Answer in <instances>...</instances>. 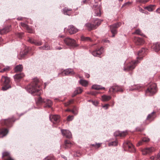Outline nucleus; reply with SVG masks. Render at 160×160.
Wrapping results in <instances>:
<instances>
[{
  "label": "nucleus",
  "mask_w": 160,
  "mask_h": 160,
  "mask_svg": "<svg viewBox=\"0 0 160 160\" xmlns=\"http://www.w3.org/2000/svg\"><path fill=\"white\" fill-rule=\"evenodd\" d=\"M38 79L35 78L33 82L26 87L27 91L33 95H39L40 86L38 84Z\"/></svg>",
  "instance_id": "f257e3e1"
},
{
  "label": "nucleus",
  "mask_w": 160,
  "mask_h": 160,
  "mask_svg": "<svg viewBox=\"0 0 160 160\" xmlns=\"http://www.w3.org/2000/svg\"><path fill=\"white\" fill-rule=\"evenodd\" d=\"M37 103L38 104L45 103L44 107L48 108H51L53 104L52 102L50 99H43L40 97L38 98Z\"/></svg>",
  "instance_id": "f03ea898"
},
{
  "label": "nucleus",
  "mask_w": 160,
  "mask_h": 160,
  "mask_svg": "<svg viewBox=\"0 0 160 160\" xmlns=\"http://www.w3.org/2000/svg\"><path fill=\"white\" fill-rule=\"evenodd\" d=\"M1 80L2 82H3L4 86L2 88L3 90H6L11 88L9 84L10 81L9 78L4 76H2Z\"/></svg>",
  "instance_id": "7ed1b4c3"
},
{
  "label": "nucleus",
  "mask_w": 160,
  "mask_h": 160,
  "mask_svg": "<svg viewBox=\"0 0 160 160\" xmlns=\"http://www.w3.org/2000/svg\"><path fill=\"white\" fill-rule=\"evenodd\" d=\"M157 92V86L155 83H153L147 88L146 91L147 95H152Z\"/></svg>",
  "instance_id": "20e7f679"
},
{
  "label": "nucleus",
  "mask_w": 160,
  "mask_h": 160,
  "mask_svg": "<svg viewBox=\"0 0 160 160\" xmlns=\"http://www.w3.org/2000/svg\"><path fill=\"white\" fill-rule=\"evenodd\" d=\"M138 63V60L132 61L127 64V66L124 68L123 70L125 71L132 70L135 68Z\"/></svg>",
  "instance_id": "39448f33"
},
{
  "label": "nucleus",
  "mask_w": 160,
  "mask_h": 160,
  "mask_svg": "<svg viewBox=\"0 0 160 160\" xmlns=\"http://www.w3.org/2000/svg\"><path fill=\"white\" fill-rule=\"evenodd\" d=\"M121 23H118L110 26V30L112 34V37H114L115 35L117 33V28L119 27Z\"/></svg>",
  "instance_id": "423d86ee"
},
{
  "label": "nucleus",
  "mask_w": 160,
  "mask_h": 160,
  "mask_svg": "<svg viewBox=\"0 0 160 160\" xmlns=\"http://www.w3.org/2000/svg\"><path fill=\"white\" fill-rule=\"evenodd\" d=\"M15 120L13 118H8L7 119L2 120L1 123L2 125H5L8 127L11 126L12 122H14Z\"/></svg>",
  "instance_id": "0eeeda50"
},
{
  "label": "nucleus",
  "mask_w": 160,
  "mask_h": 160,
  "mask_svg": "<svg viewBox=\"0 0 160 160\" xmlns=\"http://www.w3.org/2000/svg\"><path fill=\"white\" fill-rule=\"evenodd\" d=\"M64 41L65 43L68 46L72 47L77 46L75 41L74 39L67 38L64 39Z\"/></svg>",
  "instance_id": "6e6552de"
},
{
  "label": "nucleus",
  "mask_w": 160,
  "mask_h": 160,
  "mask_svg": "<svg viewBox=\"0 0 160 160\" xmlns=\"http://www.w3.org/2000/svg\"><path fill=\"white\" fill-rule=\"evenodd\" d=\"M124 145L126 148H128V150L131 152H134L135 149L132 143L129 141H127L124 143Z\"/></svg>",
  "instance_id": "1a4fd4ad"
},
{
  "label": "nucleus",
  "mask_w": 160,
  "mask_h": 160,
  "mask_svg": "<svg viewBox=\"0 0 160 160\" xmlns=\"http://www.w3.org/2000/svg\"><path fill=\"white\" fill-rule=\"evenodd\" d=\"M50 120L54 124H58L59 122L60 116L58 115H50Z\"/></svg>",
  "instance_id": "9d476101"
},
{
  "label": "nucleus",
  "mask_w": 160,
  "mask_h": 160,
  "mask_svg": "<svg viewBox=\"0 0 160 160\" xmlns=\"http://www.w3.org/2000/svg\"><path fill=\"white\" fill-rule=\"evenodd\" d=\"M94 10V16H100L101 15V8L97 5H94L92 7Z\"/></svg>",
  "instance_id": "9b49d317"
},
{
  "label": "nucleus",
  "mask_w": 160,
  "mask_h": 160,
  "mask_svg": "<svg viewBox=\"0 0 160 160\" xmlns=\"http://www.w3.org/2000/svg\"><path fill=\"white\" fill-rule=\"evenodd\" d=\"M123 90L121 88L118 86H115L111 87L109 89V92L110 93L115 92H122Z\"/></svg>",
  "instance_id": "f8f14e48"
},
{
  "label": "nucleus",
  "mask_w": 160,
  "mask_h": 160,
  "mask_svg": "<svg viewBox=\"0 0 160 160\" xmlns=\"http://www.w3.org/2000/svg\"><path fill=\"white\" fill-rule=\"evenodd\" d=\"M147 49L145 48H142V49L140 50L138 52V57H137L138 59H142V57L146 53Z\"/></svg>",
  "instance_id": "ddd939ff"
},
{
  "label": "nucleus",
  "mask_w": 160,
  "mask_h": 160,
  "mask_svg": "<svg viewBox=\"0 0 160 160\" xmlns=\"http://www.w3.org/2000/svg\"><path fill=\"white\" fill-rule=\"evenodd\" d=\"M155 150L154 148L151 147L150 148H147L143 149L142 150V153L143 155H146L147 154H149Z\"/></svg>",
  "instance_id": "4468645a"
},
{
  "label": "nucleus",
  "mask_w": 160,
  "mask_h": 160,
  "mask_svg": "<svg viewBox=\"0 0 160 160\" xmlns=\"http://www.w3.org/2000/svg\"><path fill=\"white\" fill-rule=\"evenodd\" d=\"M67 31L70 34H72L77 32L78 31V29L75 28L73 26L70 25L68 26L67 29Z\"/></svg>",
  "instance_id": "2eb2a0df"
},
{
  "label": "nucleus",
  "mask_w": 160,
  "mask_h": 160,
  "mask_svg": "<svg viewBox=\"0 0 160 160\" xmlns=\"http://www.w3.org/2000/svg\"><path fill=\"white\" fill-rule=\"evenodd\" d=\"M103 48L101 47L99 49H97L92 52V54L94 56L99 57L103 52Z\"/></svg>",
  "instance_id": "dca6fc26"
},
{
  "label": "nucleus",
  "mask_w": 160,
  "mask_h": 160,
  "mask_svg": "<svg viewBox=\"0 0 160 160\" xmlns=\"http://www.w3.org/2000/svg\"><path fill=\"white\" fill-rule=\"evenodd\" d=\"M62 75H73L75 74V72L71 68H69L64 70L62 72Z\"/></svg>",
  "instance_id": "f3484780"
},
{
  "label": "nucleus",
  "mask_w": 160,
  "mask_h": 160,
  "mask_svg": "<svg viewBox=\"0 0 160 160\" xmlns=\"http://www.w3.org/2000/svg\"><path fill=\"white\" fill-rule=\"evenodd\" d=\"M2 158L4 160H14L11 157L9 153L7 152L2 153Z\"/></svg>",
  "instance_id": "a211bd4d"
},
{
  "label": "nucleus",
  "mask_w": 160,
  "mask_h": 160,
  "mask_svg": "<svg viewBox=\"0 0 160 160\" xmlns=\"http://www.w3.org/2000/svg\"><path fill=\"white\" fill-rule=\"evenodd\" d=\"M134 41L135 44L137 45H141L144 43V41L143 39L140 38L135 37Z\"/></svg>",
  "instance_id": "6ab92c4d"
},
{
  "label": "nucleus",
  "mask_w": 160,
  "mask_h": 160,
  "mask_svg": "<svg viewBox=\"0 0 160 160\" xmlns=\"http://www.w3.org/2000/svg\"><path fill=\"white\" fill-rule=\"evenodd\" d=\"M61 132L62 135L67 138H70L72 137L71 133L69 130L62 129Z\"/></svg>",
  "instance_id": "aec40b11"
},
{
  "label": "nucleus",
  "mask_w": 160,
  "mask_h": 160,
  "mask_svg": "<svg viewBox=\"0 0 160 160\" xmlns=\"http://www.w3.org/2000/svg\"><path fill=\"white\" fill-rule=\"evenodd\" d=\"M24 76L23 73H22L18 74H16L13 77L15 81L16 82H19L20 80Z\"/></svg>",
  "instance_id": "412c9836"
},
{
  "label": "nucleus",
  "mask_w": 160,
  "mask_h": 160,
  "mask_svg": "<svg viewBox=\"0 0 160 160\" xmlns=\"http://www.w3.org/2000/svg\"><path fill=\"white\" fill-rule=\"evenodd\" d=\"M11 30V26H7L1 30H0V34H3L8 32Z\"/></svg>",
  "instance_id": "4be33fe9"
},
{
  "label": "nucleus",
  "mask_w": 160,
  "mask_h": 160,
  "mask_svg": "<svg viewBox=\"0 0 160 160\" xmlns=\"http://www.w3.org/2000/svg\"><path fill=\"white\" fill-rule=\"evenodd\" d=\"M152 48L155 52H158L160 50V43L157 42L153 43Z\"/></svg>",
  "instance_id": "5701e85b"
},
{
  "label": "nucleus",
  "mask_w": 160,
  "mask_h": 160,
  "mask_svg": "<svg viewBox=\"0 0 160 160\" xmlns=\"http://www.w3.org/2000/svg\"><path fill=\"white\" fill-rule=\"evenodd\" d=\"M8 132V130L7 128L0 129V138L6 135Z\"/></svg>",
  "instance_id": "b1692460"
},
{
  "label": "nucleus",
  "mask_w": 160,
  "mask_h": 160,
  "mask_svg": "<svg viewBox=\"0 0 160 160\" xmlns=\"http://www.w3.org/2000/svg\"><path fill=\"white\" fill-rule=\"evenodd\" d=\"M28 42L30 43L34 44L37 46H40L42 45V42L41 41H37L32 38H29L28 40Z\"/></svg>",
  "instance_id": "393cba45"
},
{
  "label": "nucleus",
  "mask_w": 160,
  "mask_h": 160,
  "mask_svg": "<svg viewBox=\"0 0 160 160\" xmlns=\"http://www.w3.org/2000/svg\"><path fill=\"white\" fill-rule=\"evenodd\" d=\"M85 26L87 29L89 31L95 29V27L93 24L90 23H88L85 25Z\"/></svg>",
  "instance_id": "a878e982"
},
{
  "label": "nucleus",
  "mask_w": 160,
  "mask_h": 160,
  "mask_svg": "<svg viewBox=\"0 0 160 160\" xmlns=\"http://www.w3.org/2000/svg\"><path fill=\"white\" fill-rule=\"evenodd\" d=\"M127 133V132H121L119 131H117L114 133V135L115 137L120 136L123 137L126 136Z\"/></svg>",
  "instance_id": "bb28decb"
},
{
  "label": "nucleus",
  "mask_w": 160,
  "mask_h": 160,
  "mask_svg": "<svg viewBox=\"0 0 160 160\" xmlns=\"http://www.w3.org/2000/svg\"><path fill=\"white\" fill-rule=\"evenodd\" d=\"M72 145V143L70 141L66 140L64 142V145L63 146V147L65 149H67L70 148Z\"/></svg>",
  "instance_id": "cd10ccee"
},
{
  "label": "nucleus",
  "mask_w": 160,
  "mask_h": 160,
  "mask_svg": "<svg viewBox=\"0 0 160 160\" xmlns=\"http://www.w3.org/2000/svg\"><path fill=\"white\" fill-rule=\"evenodd\" d=\"M102 21V20L98 18H96L94 20L93 24L95 26V29L101 24Z\"/></svg>",
  "instance_id": "c85d7f7f"
},
{
  "label": "nucleus",
  "mask_w": 160,
  "mask_h": 160,
  "mask_svg": "<svg viewBox=\"0 0 160 160\" xmlns=\"http://www.w3.org/2000/svg\"><path fill=\"white\" fill-rule=\"evenodd\" d=\"M23 69V67L22 65L19 64L16 66L14 68V70L15 72H21Z\"/></svg>",
  "instance_id": "c756f323"
},
{
  "label": "nucleus",
  "mask_w": 160,
  "mask_h": 160,
  "mask_svg": "<svg viewBox=\"0 0 160 160\" xmlns=\"http://www.w3.org/2000/svg\"><path fill=\"white\" fill-rule=\"evenodd\" d=\"M82 89L81 88H77L74 92L72 97H74L77 94L81 93L82 92Z\"/></svg>",
  "instance_id": "7c9ffc66"
},
{
  "label": "nucleus",
  "mask_w": 160,
  "mask_h": 160,
  "mask_svg": "<svg viewBox=\"0 0 160 160\" xmlns=\"http://www.w3.org/2000/svg\"><path fill=\"white\" fill-rule=\"evenodd\" d=\"M79 82L80 84L84 87H86L88 84V81L85 80L81 79Z\"/></svg>",
  "instance_id": "2f4dec72"
},
{
  "label": "nucleus",
  "mask_w": 160,
  "mask_h": 160,
  "mask_svg": "<svg viewBox=\"0 0 160 160\" xmlns=\"http://www.w3.org/2000/svg\"><path fill=\"white\" fill-rule=\"evenodd\" d=\"M92 88L97 90H99L101 89H105V88L103 87H102L100 85H93L92 86Z\"/></svg>",
  "instance_id": "473e14b6"
},
{
  "label": "nucleus",
  "mask_w": 160,
  "mask_h": 160,
  "mask_svg": "<svg viewBox=\"0 0 160 160\" xmlns=\"http://www.w3.org/2000/svg\"><path fill=\"white\" fill-rule=\"evenodd\" d=\"M111 98V97L110 96L104 95L102 96V101L104 102L107 101Z\"/></svg>",
  "instance_id": "72a5a7b5"
},
{
  "label": "nucleus",
  "mask_w": 160,
  "mask_h": 160,
  "mask_svg": "<svg viewBox=\"0 0 160 160\" xmlns=\"http://www.w3.org/2000/svg\"><path fill=\"white\" fill-rule=\"evenodd\" d=\"M81 40L83 41H92L91 38L89 37H85L83 35L81 36Z\"/></svg>",
  "instance_id": "f704fd0d"
},
{
  "label": "nucleus",
  "mask_w": 160,
  "mask_h": 160,
  "mask_svg": "<svg viewBox=\"0 0 160 160\" xmlns=\"http://www.w3.org/2000/svg\"><path fill=\"white\" fill-rule=\"evenodd\" d=\"M154 5H150L147 7H145L144 9L149 12H152L154 9Z\"/></svg>",
  "instance_id": "c9c22d12"
},
{
  "label": "nucleus",
  "mask_w": 160,
  "mask_h": 160,
  "mask_svg": "<svg viewBox=\"0 0 160 160\" xmlns=\"http://www.w3.org/2000/svg\"><path fill=\"white\" fill-rule=\"evenodd\" d=\"M63 10L64 14L68 15H70L71 14L70 12L71 11V9H68L67 8H65L63 9Z\"/></svg>",
  "instance_id": "e433bc0d"
},
{
  "label": "nucleus",
  "mask_w": 160,
  "mask_h": 160,
  "mask_svg": "<svg viewBox=\"0 0 160 160\" xmlns=\"http://www.w3.org/2000/svg\"><path fill=\"white\" fill-rule=\"evenodd\" d=\"M132 2H126L124 3L122 5V6L121 8H126L128 7L131 6L132 5Z\"/></svg>",
  "instance_id": "4c0bfd02"
},
{
  "label": "nucleus",
  "mask_w": 160,
  "mask_h": 160,
  "mask_svg": "<svg viewBox=\"0 0 160 160\" xmlns=\"http://www.w3.org/2000/svg\"><path fill=\"white\" fill-rule=\"evenodd\" d=\"M150 158L152 160H160V152L159 153L157 156L151 157Z\"/></svg>",
  "instance_id": "58836bf2"
},
{
  "label": "nucleus",
  "mask_w": 160,
  "mask_h": 160,
  "mask_svg": "<svg viewBox=\"0 0 160 160\" xmlns=\"http://www.w3.org/2000/svg\"><path fill=\"white\" fill-rule=\"evenodd\" d=\"M28 50H25L24 52H21L20 53V55L21 58H22L28 53Z\"/></svg>",
  "instance_id": "ea45409f"
},
{
  "label": "nucleus",
  "mask_w": 160,
  "mask_h": 160,
  "mask_svg": "<svg viewBox=\"0 0 160 160\" xmlns=\"http://www.w3.org/2000/svg\"><path fill=\"white\" fill-rule=\"evenodd\" d=\"M117 144L118 142L117 141H116L110 142L108 144V145L109 146H115L117 145Z\"/></svg>",
  "instance_id": "a19ab883"
},
{
  "label": "nucleus",
  "mask_w": 160,
  "mask_h": 160,
  "mask_svg": "<svg viewBox=\"0 0 160 160\" xmlns=\"http://www.w3.org/2000/svg\"><path fill=\"white\" fill-rule=\"evenodd\" d=\"M26 30H27V31L30 33H32L33 32V30L32 28H31L28 25V27H26L25 28Z\"/></svg>",
  "instance_id": "79ce46f5"
},
{
  "label": "nucleus",
  "mask_w": 160,
  "mask_h": 160,
  "mask_svg": "<svg viewBox=\"0 0 160 160\" xmlns=\"http://www.w3.org/2000/svg\"><path fill=\"white\" fill-rule=\"evenodd\" d=\"M134 33L138 35H142V34L141 33V30L139 29H138L136 30L135 32H134Z\"/></svg>",
  "instance_id": "37998d69"
},
{
  "label": "nucleus",
  "mask_w": 160,
  "mask_h": 160,
  "mask_svg": "<svg viewBox=\"0 0 160 160\" xmlns=\"http://www.w3.org/2000/svg\"><path fill=\"white\" fill-rule=\"evenodd\" d=\"M155 113L154 112H152L151 113L149 114L147 117V120H149L150 119L152 118L153 114Z\"/></svg>",
  "instance_id": "c03bdc74"
},
{
  "label": "nucleus",
  "mask_w": 160,
  "mask_h": 160,
  "mask_svg": "<svg viewBox=\"0 0 160 160\" xmlns=\"http://www.w3.org/2000/svg\"><path fill=\"white\" fill-rule=\"evenodd\" d=\"M65 111H66V112H72L73 114H77V112H76L75 111H74V109H73V110H70V109H66V110H65Z\"/></svg>",
  "instance_id": "a18cd8bd"
},
{
  "label": "nucleus",
  "mask_w": 160,
  "mask_h": 160,
  "mask_svg": "<svg viewBox=\"0 0 160 160\" xmlns=\"http://www.w3.org/2000/svg\"><path fill=\"white\" fill-rule=\"evenodd\" d=\"M45 50H48L51 49V48L48 44H45L44 46Z\"/></svg>",
  "instance_id": "49530a36"
},
{
  "label": "nucleus",
  "mask_w": 160,
  "mask_h": 160,
  "mask_svg": "<svg viewBox=\"0 0 160 160\" xmlns=\"http://www.w3.org/2000/svg\"><path fill=\"white\" fill-rule=\"evenodd\" d=\"M73 118V116H68L67 118V120L68 121H72Z\"/></svg>",
  "instance_id": "de8ad7c7"
},
{
  "label": "nucleus",
  "mask_w": 160,
  "mask_h": 160,
  "mask_svg": "<svg viewBox=\"0 0 160 160\" xmlns=\"http://www.w3.org/2000/svg\"><path fill=\"white\" fill-rule=\"evenodd\" d=\"M81 155V153L78 152H75L73 154V156L74 157H79L80 156V155Z\"/></svg>",
  "instance_id": "09e8293b"
},
{
  "label": "nucleus",
  "mask_w": 160,
  "mask_h": 160,
  "mask_svg": "<svg viewBox=\"0 0 160 160\" xmlns=\"http://www.w3.org/2000/svg\"><path fill=\"white\" fill-rule=\"evenodd\" d=\"M44 160H55L54 158L52 157H48L45 159Z\"/></svg>",
  "instance_id": "8fccbe9b"
},
{
  "label": "nucleus",
  "mask_w": 160,
  "mask_h": 160,
  "mask_svg": "<svg viewBox=\"0 0 160 160\" xmlns=\"http://www.w3.org/2000/svg\"><path fill=\"white\" fill-rule=\"evenodd\" d=\"M10 68L9 67L3 68L1 71V72H3L8 71L10 69Z\"/></svg>",
  "instance_id": "3c124183"
},
{
  "label": "nucleus",
  "mask_w": 160,
  "mask_h": 160,
  "mask_svg": "<svg viewBox=\"0 0 160 160\" xmlns=\"http://www.w3.org/2000/svg\"><path fill=\"white\" fill-rule=\"evenodd\" d=\"M142 140L143 142H148L149 141V139L146 138H143Z\"/></svg>",
  "instance_id": "603ef678"
},
{
  "label": "nucleus",
  "mask_w": 160,
  "mask_h": 160,
  "mask_svg": "<svg viewBox=\"0 0 160 160\" xmlns=\"http://www.w3.org/2000/svg\"><path fill=\"white\" fill-rule=\"evenodd\" d=\"M92 145L93 147H95L96 148H98L100 147V146H101V143H96L95 144H92Z\"/></svg>",
  "instance_id": "864d4df0"
},
{
  "label": "nucleus",
  "mask_w": 160,
  "mask_h": 160,
  "mask_svg": "<svg viewBox=\"0 0 160 160\" xmlns=\"http://www.w3.org/2000/svg\"><path fill=\"white\" fill-rule=\"evenodd\" d=\"M21 25L25 29L27 27H28V25L27 24H26L25 23L23 22H21Z\"/></svg>",
  "instance_id": "5fc2aeb1"
},
{
  "label": "nucleus",
  "mask_w": 160,
  "mask_h": 160,
  "mask_svg": "<svg viewBox=\"0 0 160 160\" xmlns=\"http://www.w3.org/2000/svg\"><path fill=\"white\" fill-rule=\"evenodd\" d=\"M23 33L22 32H19L18 33L17 36L19 38H22L23 35Z\"/></svg>",
  "instance_id": "6e6d98bb"
},
{
  "label": "nucleus",
  "mask_w": 160,
  "mask_h": 160,
  "mask_svg": "<svg viewBox=\"0 0 160 160\" xmlns=\"http://www.w3.org/2000/svg\"><path fill=\"white\" fill-rule=\"evenodd\" d=\"M90 0H84L82 2L83 3H85V4H87V3H89V2H90Z\"/></svg>",
  "instance_id": "4d7b16f0"
},
{
  "label": "nucleus",
  "mask_w": 160,
  "mask_h": 160,
  "mask_svg": "<svg viewBox=\"0 0 160 160\" xmlns=\"http://www.w3.org/2000/svg\"><path fill=\"white\" fill-rule=\"evenodd\" d=\"M149 0H138V1L141 3H145L148 2Z\"/></svg>",
  "instance_id": "13d9d810"
},
{
  "label": "nucleus",
  "mask_w": 160,
  "mask_h": 160,
  "mask_svg": "<svg viewBox=\"0 0 160 160\" xmlns=\"http://www.w3.org/2000/svg\"><path fill=\"white\" fill-rule=\"evenodd\" d=\"M143 142L142 141V140H141L137 144V146H139L140 145H141L142 144Z\"/></svg>",
  "instance_id": "bf43d9fd"
},
{
  "label": "nucleus",
  "mask_w": 160,
  "mask_h": 160,
  "mask_svg": "<svg viewBox=\"0 0 160 160\" xmlns=\"http://www.w3.org/2000/svg\"><path fill=\"white\" fill-rule=\"evenodd\" d=\"M109 105L108 104H106L104 105L102 107L105 108V109H107L108 108V106Z\"/></svg>",
  "instance_id": "052dcab7"
},
{
  "label": "nucleus",
  "mask_w": 160,
  "mask_h": 160,
  "mask_svg": "<svg viewBox=\"0 0 160 160\" xmlns=\"http://www.w3.org/2000/svg\"><path fill=\"white\" fill-rule=\"evenodd\" d=\"M70 104V102L69 101H68L67 102L65 103V106H68V105H69Z\"/></svg>",
  "instance_id": "680f3d73"
},
{
  "label": "nucleus",
  "mask_w": 160,
  "mask_h": 160,
  "mask_svg": "<svg viewBox=\"0 0 160 160\" xmlns=\"http://www.w3.org/2000/svg\"><path fill=\"white\" fill-rule=\"evenodd\" d=\"M55 48L57 50H61L62 48L61 47H56Z\"/></svg>",
  "instance_id": "e2e57ef3"
},
{
  "label": "nucleus",
  "mask_w": 160,
  "mask_h": 160,
  "mask_svg": "<svg viewBox=\"0 0 160 160\" xmlns=\"http://www.w3.org/2000/svg\"><path fill=\"white\" fill-rule=\"evenodd\" d=\"M85 75L87 78H88L89 77V76H90L89 74L87 73H85Z\"/></svg>",
  "instance_id": "0e129e2a"
},
{
  "label": "nucleus",
  "mask_w": 160,
  "mask_h": 160,
  "mask_svg": "<svg viewBox=\"0 0 160 160\" xmlns=\"http://www.w3.org/2000/svg\"><path fill=\"white\" fill-rule=\"evenodd\" d=\"M156 12L158 13H160V8H158L156 10Z\"/></svg>",
  "instance_id": "69168bd1"
},
{
  "label": "nucleus",
  "mask_w": 160,
  "mask_h": 160,
  "mask_svg": "<svg viewBox=\"0 0 160 160\" xmlns=\"http://www.w3.org/2000/svg\"><path fill=\"white\" fill-rule=\"evenodd\" d=\"M39 48L40 49H42V50H45V47L44 46H43L40 47H39Z\"/></svg>",
  "instance_id": "338daca9"
},
{
  "label": "nucleus",
  "mask_w": 160,
  "mask_h": 160,
  "mask_svg": "<svg viewBox=\"0 0 160 160\" xmlns=\"http://www.w3.org/2000/svg\"><path fill=\"white\" fill-rule=\"evenodd\" d=\"M140 87H141L139 85H138L137 87L135 88V89L138 90L140 88Z\"/></svg>",
  "instance_id": "774afa93"
}]
</instances>
